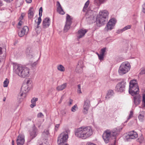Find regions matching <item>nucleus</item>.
<instances>
[{
    "label": "nucleus",
    "mask_w": 145,
    "mask_h": 145,
    "mask_svg": "<svg viewBox=\"0 0 145 145\" xmlns=\"http://www.w3.org/2000/svg\"><path fill=\"white\" fill-rule=\"evenodd\" d=\"M138 118L140 121H143L145 118V112L144 111L140 112L139 113Z\"/></svg>",
    "instance_id": "4be33fe9"
},
{
    "label": "nucleus",
    "mask_w": 145,
    "mask_h": 145,
    "mask_svg": "<svg viewBox=\"0 0 145 145\" xmlns=\"http://www.w3.org/2000/svg\"><path fill=\"white\" fill-rule=\"evenodd\" d=\"M104 55L100 54L98 56V57L99 59L100 60H101L103 59L104 58Z\"/></svg>",
    "instance_id": "a18cd8bd"
},
{
    "label": "nucleus",
    "mask_w": 145,
    "mask_h": 145,
    "mask_svg": "<svg viewBox=\"0 0 145 145\" xmlns=\"http://www.w3.org/2000/svg\"><path fill=\"white\" fill-rule=\"evenodd\" d=\"M5 58V56H3V57H1V56H0V62L3 61Z\"/></svg>",
    "instance_id": "864d4df0"
},
{
    "label": "nucleus",
    "mask_w": 145,
    "mask_h": 145,
    "mask_svg": "<svg viewBox=\"0 0 145 145\" xmlns=\"http://www.w3.org/2000/svg\"><path fill=\"white\" fill-rule=\"evenodd\" d=\"M36 106V104H34L32 103L30 105V106L31 108H33L34 106Z\"/></svg>",
    "instance_id": "4d7b16f0"
},
{
    "label": "nucleus",
    "mask_w": 145,
    "mask_h": 145,
    "mask_svg": "<svg viewBox=\"0 0 145 145\" xmlns=\"http://www.w3.org/2000/svg\"><path fill=\"white\" fill-rule=\"evenodd\" d=\"M59 124H57L55 126V128L56 130H57L58 129V127H59Z\"/></svg>",
    "instance_id": "5fc2aeb1"
},
{
    "label": "nucleus",
    "mask_w": 145,
    "mask_h": 145,
    "mask_svg": "<svg viewBox=\"0 0 145 145\" xmlns=\"http://www.w3.org/2000/svg\"><path fill=\"white\" fill-rule=\"evenodd\" d=\"M86 145H96L92 143H91V142H88L87 143Z\"/></svg>",
    "instance_id": "13d9d810"
},
{
    "label": "nucleus",
    "mask_w": 145,
    "mask_h": 145,
    "mask_svg": "<svg viewBox=\"0 0 145 145\" xmlns=\"http://www.w3.org/2000/svg\"><path fill=\"white\" fill-rule=\"evenodd\" d=\"M83 62L82 61H80L78 63L76 69V71L78 73L82 72L83 70Z\"/></svg>",
    "instance_id": "f3484780"
},
{
    "label": "nucleus",
    "mask_w": 145,
    "mask_h": 145,
    "mask_svg": "<svg viewBox=\"0 0 145 145\" xmlns=\"http://www.w3.org/2000/svg\"><path fill=\"white\" fill-rule=\"evenodd\" d=\"M57 9L62 7L59 2L57 1Z\"/></svg>",
    "instance_id": "49530a36"
},
{
    "label": "nucleus",
    "mask_w": 145,
    "mask_h": 145,
    "mask_svg": "<svg viewBox=\"0 0 145 145\" xmlns=\"http://www.w3.org/2000/svg\"><path fill=\"white\" fill-rule=\"evenodd\" d=\"M22 29L23 31H24L25 33H27L29 31L28 28L27 26H24Z\"/></svg>",
    "instance_id": "e433bc0d"
},
{
    "label": "nucleus",
    "mask_w": 145,
    "mask_h": 145,
    "mask_svg": "<svg viewBox=\"0 0 145 145\" xmlns=\"http://www.w3.org/2000/svg\"><path fill=\"white\" fill-rule=\"evenodd\" d=\"M129 138L135 139L138 137L137 133L134 131H132L128 132V134Z\"/></svg>",
    "instance_id": "a211bd4d"
},
{
    "label": "nucleus",
    "mask_w": 145,
    "mask_h": 145,
    "mask_svg": "<svg viewBox=\"0 0 145 145\" xmlns=\"http://www.w3.org/2000/svg\"><path fill=\"white\" fill-rule=\"evenodd\" d=\"M57 69L58 70L61 72H64L65 71V67L61 65H59L57 66Z\"/></svg>",
    "instance_id": "c85d7f7f"
},
{
    "label": "nucleus",
    "mask_w": 145,
    "mask_h": 145,
    "mask_svg": "<svg viewBox=\"0 0 145 145\" xmlns=\"http://www.w3.org/2000/svg\"><path fill=\"white\" fill-rule=\"evenodd\" d=\"M2 53V48L0 47V55H1Z\"/></svg>",
    "instance_id": "0e129e2a"
},
{
    "label": "nucleus",
    "mask_w": 145,
    "mask_h": 145,
    "mask_svg": "<svg viewBox=\"0 0 145 145\" xmlns=\"http://www.w3.org/2000/svg\"><path fill=\"white\" fill-rule=\"evenodd\" d=\"M26 1L27 3H30L32 2V0H26Z\"/></svg>",
    "instance_id": "e2e57ef3"
},
{
    "label": "nucleus",
    "mask_w": 145,
    "mask_h": 145,
    "mask_svg": "<svg viewBox=\"0 0 145 145\" xmlns=\"http://www.w3.org/2000/svg\"><path fill=\"white\" fill-rule=\"evenodd\" d=\"M131 25H128L125 27L124 28L121 29V30L122 31H124L125 30H126L127 29H130L131 28Z\"/></svg>",
    "instance_id": "ea45409f"
},
{
    "label": "nucleus",
    "mask_w": 145,
    "mask_h": 145,
    "mask_svg": "<svg viewBox=\"0 0 145 145\" xmlns=\"http://www.w3.org/2000/svg\"><path fill=\"white\" fill-rule=\"evenodd\" d=\"M116 22V20L114 18L110 19L107 24L105 30L107 31L111 30L113 29Z\"/></svg>",
    "instance_id": "423d86ee"
},
{
    "label": "nucleus",
    "mask_w": 145,
    "mask_h": 145,
    "mask_svg": "<svg viewBox=\"0 0 145 145\" xmlns=\"http://www.w3.org/2000/svg\"><path fill=\"white\" fill-rule=\"evenodd\" d=\"M22 22L21 20H20L19 23H18V25L21 26L22 25Z\"/></svg>",
    "instance_id": "680f3d73"
},
{
    "label": "nucleus",
    "mask_w": 145,
    "mask_h": 145,
    "mask_svg": "<svg viewBox=\"0 0 145 145\" xmlns=\"http://www.w3.org/2000/svg\"><path fill=\"white\" fill-rule=\"evenodd\" d=\"M108 14L109 13L107 10H103L99 12L98 16L106 19L108 17Z\"/></svg>",
    "instance_id": "aec40b11"
},
{
    "label": "nucleus",
    "mask_w": 145,
    "mask_h": 145,
    "mask_svg": "<svg viewBox=\"0 0 145 145\" xmlns=\"http://www.w3.org/2000/svg\"><path fill=\"white\" fill-rule=\"evenodd\" d=\"M72 19L70 16L67 14L66 17V24L64 27V31L66 32L70 29V25L72 23Z\"/></svg>",
    "instance_id": "f8f14e48"
},
{
    "label": "nucleus",
    "mask_w": 145,
    "mask_h": 145,
    "mask_svg": "<svg viewBox=\"0 0 145 145\" xmlns=\"http://www.w3.org/2000/svg\"><path fill=\"white\" fill-rule=\"evenodd\" d=\"M30 88L26 84H22L21 90L22 93L20 95V96L22 97V99H24L26 97V93L28 92Z\"/></svg>",
    "instance_id": "0eeeda50"
},
{
    "label": "nucleus",
    "mask_w": 145,
    "mask_h": 145,
    "mask_svg": "<svg viewBox=\"0 0 145 145\" xmlns=\"http://www.w3.org/2000/svg\"><path fill=\"white\" fill-rule=\"evenodd\" d=\"M142 11L144 13H145V3L143 5V7Z\"/></svg>",
    "instance_id": "6e6d98bb"
},
{
    "label": "nucleus",
    "mask_w": 145,
    "mask_h": 145,
    "mask_svg": "<svg viewBox=\"0 0 145 145\" xmlns=\"http://www.w3.org/2000/svg\"><path fill=\"white\" fill-rule=\"evenodd\" d=\"M90 105V100L89 99H86L84 101L83 106V112L84 114H86L88 113Z\"/></svg>",
    "instance_id": "9b49d317"
},
{
    "label": "nucleus",
    "mask_w": 145,
    "mask_h": 145,
    "mask_svg": "<svg viewBox=\"0 0 145 145\" xmlns=\"http://www.w3.org/2000/svg\"><path fill=\"white\" fill-rule=\"evenodd\" d=\"M145 73V69L142 70L140 72V74L141 75Z\"/></svg>",
    "instance_id": "3c124183"
},
{
    "label": "nucleus",
    "mask_w": 145,
    "mask_h": 145,
    "mask_svg": "<svg viewBox=\"0 0 145 145\" xmlns=\"http://www.w3.org/2000/svg\"><path fill=\"white\" fill-rule=\"evenodd\" d=\"M50 24V20L49 18H46L42 22V27L44 29L48 27Z\"/></svg>",
    "instance_id": "4468645a"
},
{
    "label": "nucleus",
    "mask_w": 145,
    "mask_h": 145,
    "mask_svg": "<svg viewBox=\"0 0 145 145\" xmlns=\"http://www.w3.org/2000/svg\"><path fill=\"white\" fill-rule=\"evenodd\" d=\"M130 65L128 62L123 63L120 65L118 70V73L120 75H122L127 73L130 70Z\"/></svg>",
    "instance_id": "20e7f679"
},
{
    "label": "nucleus",
    "mask_w": 145,
    "mask_h": 145,
    "mask_svg": "<svg viewBox=\"0 0 145 145\" xmlns=\"http://www.w3.org/2000/svg\"><path fill=\"white\" fill-rule=\"evenodd\" d=\"M63 96H62L61 97V99H60V101L59 102V103L60 104V103L63 100Z\"/></svg>",
    "instance_id": "052dcab7"
},
{
    "label": "nucleus",
    "mask_w": 145,
    "mask_h": 145,
    "mask_svg": "<svg viewBox=\"0 0 145 145\" xmlns=\"http://www.w3.org/2000/svg\"><path fill=\"white\" fill-rule=\"evenodd\" d=\"M137 141L140 143H141L144 141V138L142 137H140L137 139Z\"/></svg>",
    "instance_id": "58836bf2"
},
{
    "label": "nucleus",
    "mask_w": 145,
    "mask_h": 145,
    "mask_svg": "<svg viewBox=\"0 0 145 145\" xmlns=\"http://www.w3.org/2000/svg\"><path fill=\"white\" fill-rule=\"evenodd\" d=\"M49 135V130L48 129H45L42 134L43 137H47Z\"/></svg>",
    "instance_id": "cd10ccee"
},
{
    "label": "nucleus",
    "mask_w": 145,
    "mask_h": 145,
    "mask_svg": "<svg viewBox=\"0 0 145 145\" xmlns=\"http://www.w3.org/2000/svg\"><path fill=\"white\" fill-rule=\"evenodd\" d=\"M114 94V92L112 90H109L107 93V95L106 96V99H109L112 95Z\"/></svg>",
    "instance_id": "bb28decb"
},
{
    "label": "nucleus",
    "mask_w": 145,
    "mask_h": 145,
    "mask_svg": "<svg viewBox=\"0 0 145 145\" xmlns=\"http://www.w3.org/2000/svg\"><path fill=\"white\" fill-rule=\"evenodd\" d=\"M44 115L43 114L41 113L40 112L38 113L37 114V116L38 118H40L42 117V116H43Z\"/></svg>",
    "instance_id": "09e8293b"
},
{
    "label": "nucleus",
    "mask_w": 145,
    "mask_h": 145,
    "mask_svg": "<svg viewBox=\"0 0 145 145\" xmlns=\"http://www.w3.org/2000/svg\"><path fill=\"white\" fill-rule=\"evenodd\" d=\"M106 48H102L101 49L100 51V54L103 55H104L106 51Z\"/></svg>",
    "instance_id": "c03bdc74"
},
{
    "label": "nucleus",
    "mask_w": 145,
    "mask_h": 145,
    "mask_svg": "<svg viewBox=\"0 0 145 145\" xmlns=\"http://www.w3.org/2000/svg\"><path fill=\"white\" fill-rule=\"evenodd\" d=\"M4 0L7 2H10L11 1H12V0Z\"/></svg>",
    "instance_id": "69168bd1"
},
{
    "label": "nucleus",
    "mask_w": 145,
    "mask_h": 145,
    "mask_svg": "<svg viewBox=\"0 0 145 145\" xmlns=\"http://www.w3.org/2000/svg\"><path fill=\"white\" fill-rule=\"evenodd\" d=\"M9 83V80L7 78H6L3 82V87H7Z\"/></svg>",
    "instance_id": "c756f323"
},
{
    "label": "nucleus",
    "mask_w": 145,
    "mask_h": 145,
    "mask_svg": "<svg viewBox=\"0 0 145 145\" xmlns=\"http://www.w3.org/2000/svg\"><path fill=\"white\" fill-rule=\"evenodd\" d=\"M57 12L60 14L63 15L65 14V12L62 7L57 9Z\"/></svg>",
    "instance_id": "2f4dec72"
},
{
    "label": "nucleus",
    "mask_w": 145,
    "mask_h": 145,
    "mask_svg": "<svg viewBox=\"0 0 145 145\" xmlns=\"http://www.w3.org/2000/svg\"><path fill=\"white\" fill-rule=\"evenodd\" d=\"M37 64V61L34 62L33 63H31V65L32 67V69H35L36 67V65Z\"/></svg>",
    "instance_id": "4c0bfd02"
},
{
    "label": "nucleus",
    "mask_w": 145,
    "mask_h": 145,
    "mask_svg": "<svg viewBox=\"0 0 145 145\" xmlns=\"http://www.w3.org/2000/svg\"><path fill=\"white\" fill-rule=\"evenodd\" d=\"M87 31L86 29H80L78 31L77 37L78 39L82 38L87 32Z\"/></svg>",
    "instance_id": "412c9836"
},
{
    "label": "nucleus",
    "mask_w": 145,
    "mask_h": 145,
    "mask_svg": "<svg viewBox=\"0 0 145 145\" xmlns=\"http://www.w3.org/2000/svg\"><path fill=\"white\" fill-rule=\"evenodd\" d=\"M25 16V14L24 13H22L21 14V16L19 18V19L20 20H22Z\"/></svg>",
    "instance_id": "8fccbe9b"
},
{
    "label": "nucleus",
    "mask_w": 145,
    "mask_h": 145,
    "mask_svg": "<svg viewBox=\"0 0 145 145\" xmlns=\"http://www.w3.org/2000/svg\"><path fill=\"white\" fill-rule=\"evenodd\" d=\"M73 101L71 99H69V106H70L72 104Z\"/></svg>",
    "instance_id": "603ef678"
},
{
    "label": "nucleus",
    "mask_w": 145,
    "mask_h": 145,
    "mask_svg": "<svg viewBox=\"0 0 145 145\" xmlns=\"http://www.w3.org/2000/svg\"><path fill=\"white\" fill-rule=\"evenodd\" d=\"M12 145H14V141L13 140L12 141Z\"/></svg>",
    "instance_id": "774afa93"
},
{
    "label": "nucleus",
    "mask_w": 145,
    "mask_h": 145,
    "mask_svg": "<svg viewBox=\"0 0 145 145\" xmlns=\"http://www.w3.org/2000/svg\"><path fill=\"white\" fill-rule=\"evenodd\" d=\"M14 69L16 74L21 78H25L29 75L30 69L27 67L16 65L14 67Z\"/></svg>",
    "instance_id": "f03ea898"
},
{
    "label": "nucleus",
    "mask_w": 145,
    "mask_h": 145,
    "mask_svg": "<svg viewBox=\"0 0 145 145\" xmlns=\"http://www.w3.org/2000/svg\"><path fill=\"white\" fill-rule=\"evenodd\" d=\"M106 19L98 16L97 19V23L99 26H101L104 24L106 22Z\"/></svg>",
    "instance_id": "2eb2a0df"
},
{
    "label": "nucleus",
    "mask_w": 145,
    "mask_h": 145,
    "mask_svg": "<svg viewBox=\"0 0 145 145\" xmlns=\"http://www.w3.org/2000/svg\"><path fill=\"white\" fill-rule=\"evenodd\" d=\"M85 16L87 19V20H93V17L92 16H88V12H87L85 15Z\"/></svg>",
    "instance_id": "473e14b6"
},
{
    "label": "nucleus",
    "mask_w": 145,
    "mask_h": 145,
    "mask_svg": "<svg viewBox=\"0 0 145 145\" xmlns=\"http://www.w3.org/2000/svg\"><path fill=\"white\" fill-rule=\"evenodd\" d=\"M16 142L17 145H23L25 142L24 135H19L18 137Z\"/></svg>",
    "instance_id": "ddd939ff"
},
{
    "label": "nucleus",
    "mask_w": 145,
    "mask_h": 145,
    "mask_svg": "<svg viewBox=\"0 0 145 145\" xmlns=\"http://www.w3.org/2000/svg\"><path fill=\"white\" fill-rule=\"evenodd\" d=\"M75 135L78 137L83 139H86L92 134V131L90 126L81 127L75 131Z\"/></svg>",
    "instance_id": "f257e3e1"
},
{
    "label": "nucleus",
    "mask_w": 145,
    "mask_h": 145,
    "mask_svg": "<svg viewBox=\"0 0 145 145\" xmlns=\"http://www.w3.org/2000/svg\"><path fill=\"white\" fill-rule=\"evenodd\" d=\"M125 83L124 81L118 83L117 85L115 88V90L118 92H122L125 89Z\"/></svg>",
    "instance_id": "6e6552de"
},
{
    "label": "nucleus",
    "mask_w": 145,
    "mask_h": 145,
    "mask_svg": "<svg viewBox=\"0 0 145 145\" xmlns=\"http://www.w3.org/2000/svg\"><path fill=\"white\" fill-rule=\"evenodd\" d=\"M139 88L137 81L135 80H131L129 83V92L132 96L136 95L139 92Z\"/></svg>",
    "instance_id": "7ed1b4c3"
},
{
    "label": "nucleus",
    "mask_w": 145,
    "mask_h": 145,
    "mask_svg": "<svg viewBox=\"0 0 145 145\" xmlns=\"http://www.w3.org/2000/svg\"><path fill=\"white\" fill-rule=\"evenodd\" d=\"M133 112L132 110H131L130 111V114L128 116L127 120H129L131 118L133 117Z\"/></svg>",
    "instance_id": "a19ab883"
},
{
    "label": "nucleus",
    "mask_w": 145,
    "mask_h": 145,
    "mask_svg": "<svg viewBox=\"0 0 145 145\" xmlns=\"http://www.w3.org/2000/svg\"><path fill=\"white\" fill-rule=\"evenodd\" d=\"M41 123H40L39 124H38V127H39L41 126Z\"/></svg>",
    "instance_id": "338daca9"
},
{
    "label": "nucleus",
    "mask_w": 145,
    "mask_h": 145,
    "mask_svg": "<svg viewBox=\"0 0 145 145\" xmlns=\"http://www.w3.org/2000/svg\"><path fill=\"white\" fill-rule=\"evenodd\" d=\"M38 100L37 98H33L31 100V103L36 104V102Z\"/></svg>",
    "instance_id": "37998d69"
},
{
    "label": "nucleus",
    "mask_w": 145,
    "mask_h": 145,
    "mask_svg": "<svg viewBox=\"0 0 145 145\" xmlns=\"http://www.w3.org/2000/svg\"><path fill=\"white\" fill-rule=\"evenodd\" d=\"M120 131L119 130L116 129H114L111 131H110V133L111 136L115 137L118 135Z\"/></svg>",
    "instance_id": "5701e85b"
},
{
    "label": "nucleus",
    "mask_w": 145,
    "mask_h": 145,
    "mask_svg": "<svg viewBox=\"0 0 145 145\" xmlns=\"http://www.w3.org/2000/svg\"><path fill=\"white\" fill-rule=\"evenodd\" d=\"M77 107V105H75L73 107H72L71 110L73 112H74L76 111V109L75 108H76Z\"/></svg>",
    "instance_id": "de8ad7c7"
},
{
    "label": "nucleus",
    "mask_w": 145,
    "mask_h": 145,
    "mask_svg": "<svg viewBox=\"0 0 145 145\" xmlns=\"http://www.w3.org/2000/svg\"><path fill=\"white\" fill-rule=\"evenodd\" d=\"M42 7H40L39 10V17L38 18V22H37V28H38L39 27V25L41 22L42 20L41 19V17L42 16Z\"/></svg>",
    "instance_id": "6ab92c4d"
},
{
    "label": "nucleus",
    "mask_w": 145,
    "mask_h": 145,
    "mask_svg": "<svg viewBox=\"0 0 145 145\" xmlns=\"http://www.w3.org/2000/svg\"><path fill=\"white\" fill-rule=\"evenodd\" d=\"M26 54L27 57L29 59H31V60H34L35 59L34 55L33 52L32 50L28 49L26 50Z\"/></svg>",
    "instance_id": "dca6fc26"
},
{
    "label": "nucleus",
    "mask_w": 145,
    "mask_h": 145,
    "mask_svg": "<svg viewBox=\"0 0 145 145\" xmlns=\"http://www.w3.org/2000/svg\"><path fill=\"white\" fill-rule=\"evenodd\" d=\"M68 137V133L67 131L62 132L58 137L57 141L58 144L62 145L67 142Z\"/></svg>",
    "instance_id": "39448f33"
},
{
    "label": "nucleus",
    "mask_w": 145,
    "mask_h": 145,
    "mask_svg": "<svg viewBox=\"0 0 145 145\" xmlns=\"http://www.w3.org/2000/svg\"><path fill=\"white\" fill-rule=\"evenodd\" d=\"M121 29L118 30L117 32V33H122V32L123 31H122V30L121 31Z\"/></svg>",
    "instance_id": "bf43d9fd"
},
{
    "label": "nucleus",
    "mask_w": 145,
    "mask_h": 145,
    "mask_svg": "<svg viewBox=\"0 0 145 145\" xmlns=\"http://www.w3.org/2000/svg\"><path fill=\"white\" fill-rule=\"evenodd\" d=\"M142 105L143 107H145V94L143 95Z\"/></svg>",
    "instance_id": "c9c22d12"
},
{
    "label": "nucleus",
    "mask_w": 145,
    "mask_h": 145,
    "mask_svg": "<svg viewBox=\"0 0 145 145\" xmlns=\"http://www.w3.org/2000/svg\"><path fill=\"white\" fill-rule=\"evenodd\" d=\"M30 140L35 138L38 134V130L34 125L32 129L29 131Z\"/></svg>",
    "instance_id": "1a4fd4ad"
},
{
    "label": "nucleus",
    "mask_w": 145,
    "mask_h": 145,
    "mask_svg": "<svg viewBox=\"0 0 145 145\" xmlns=\"http://www.w3.org/2000/svg\"><path fill=\"white\" fill-rule=\"evenodd\" d=\"M67 86V84L64 83L58 86L56 88V89L58 91H62Z\"/></svg>",
    "instance_id": "393cba45"
},
{
    "label": "nucleus",
    "mask_w": 145,
    "mask_h": 145,
    "mask_svg": "<svg viewBox=\"0 0 145 145\" xmlns=\"http://www.w3.org/2000/svg\"><path fill=\"white\" fill-rule=\"evenodd\" d=\"M110 133V130H106L103 135V138L106 143H107L109 142L110 137L111 136Z\"/></svg>",
    "instance_id": "9d476101"
},
{
    "label": "nucleus",
    "mask_w": 145,
    "mask_h": 145,
    "mask_svg": "<svg viewBox=\"0 0 145 145\" xmlns=\"http://www.w3.org/2000/svg\"><path fill=\"white\" fill-rule=\"evenodd\" d=\"M78 89L77 92L78 93H82L81 89V85L80 84H78Z\"/></svg>",
    "instance_id": "79ce46f5"
},
{
    "label": "nucleus",
    "mask_w": 145,
    "mask_h": 145,
    "mask_svg": "<svg viewBox=\"0 0 145 145\" xmlns=\"http://www.w3.org/2000/svg\"><path fill=\"white\" fill-rule=\"evenodd\" d=\"M25 33L24 32V31H23L22 29L20 31V32L18 33V35L20 37H22L24 36Z\"/></svg>",
    "instance_id": "f704fd0d"
},
{
    "label": "nucleus",
    "mask_w": 145,
    "mask_h": 145,
    "mask_svg": "<svg viewBox=\"0 0 145 145\" xmlns=\"http://www.w3.org/2000/svg\"><path fill=\"white\" fill-rule=\"evenodd\" d=\"M31 82H32L31 80L30 79H28L27 80V81L26 83H23V84H26L27 85V86H28L30 87H31L32 86Z\"/></svg>",
    "instance_id": "7c9ffc66"
},
{
    "label": "nucleus",
    "mask_w": 145,
    "mask_h": 145,
    "mask_svg": "<svg viewBox=\"0 0 145 145\" xmlns=\"http://www.w3.org/2000/svg\"><path fill=\"white\" fill-rule=\"evenodd\" d=\"M34 13L33 12V8L32 7L30 8L28 12V16L29 19H32L34 16Z\"/></svg>",
    "instance_id": "b1692460"
},
{
    "label": "nucleus",
    "mask_w": 145,
    "mask_h": 145,
    "mask_svg": "<svg viewBox=\"0 0 145 145\" xmlns=\"http://www.w3.org/2000/svg\"><path fill=\"white\" fill-rule=\"evenodd\" d=\"M89 4V1H88L85 3V5L84 7L83 11H85L86 8L88 7Z\"/></svg>",
    "instance_id": "72a5a7b5"
},
{
    "label": "nucleus",
    "mask_w": 145,
    "mask_h": 145,
    "mask_svg": "<svg viewBox=\"0 0 145 145\" xmlns=\"http://www.w3.org/2000/svg\"><path fill=\"white\" fill-rule=\"evenodd\" d=\"M134 102L136 105H138L140 102V97L139 96H136L133 97Z\"/></svg>",
    "instance_id": "a878e982"
}]
</instances>
